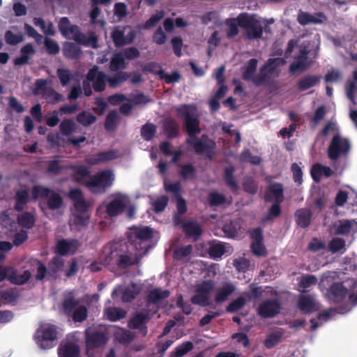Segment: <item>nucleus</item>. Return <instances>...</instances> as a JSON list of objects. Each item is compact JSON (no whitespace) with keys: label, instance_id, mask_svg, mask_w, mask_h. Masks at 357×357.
I'll return each mask as SVG.
<instances>
[{"label":"nucleus","instance_id":"1","mask_svg":"<svg viewBox=\"0 0 357 357\" xmlns=\"http://www.w3.org/2000/svg\"><path fill=\"white\" fill-rule=\"evenodd\" d=\"M176 112L178 116L183 120L185 130L188 135L186 144L192 147L197 154L204 155L207 158L212 159L215 154V142L206 135H202L200 138L197 137L202 130L195 107L183 105L176 109Z\"/></svg>","mask_w":357,"mask_h":357},{"label":"nucleus","instance_id":"2","mask_svg":"<svg viewBox=\"0 0 357 357\" xmlns=\"http://www.w3.org/2000/svg\"><path fill=\"white\" fill-rule=\"evenodd\" d=\"M132 250L134 249L132 247L128 248L126 244L123 245L114 243L111 246L109 255L106 258V261L109 264L111 261L114 260L115 264L121 269L137 265L144 255L137 251L132 253Z\"/></svg>","mask_w":357,"mask_h":357},{"label":"nucleus","instance_id":"3","mask_svg":"<svg viewBox=\"0 0 357 357\" xmlns=\"http://www.w3.org/2000/svg\"><path fill=\"white\" fill-rule=\"evenodd\" d=\"M58 27L63 36L66 37L72 34L73 39L79 45L90 47L93 49L98 47V38L95 32L90 31L88 36L85 35L80 31L78 26L72 25L68 17H61L59 20Z\"/></svg>","mask_w":357,"mask_h":357},{"label":"nucleus","instance_id":"4","mask_svg":"<svg viewBox=\"0 0 357 357\" xmlns=\"http://www.w3.org/2000/svg\"><path fill=\"white\" fill-rule=\"evenodd\" d=\"M153 238V230L149 227H134L130 229L126 246L132 247L135 251L146 255L152 248L150 241Z\"/></svg>","mask_w":357,"mask_h":357},{"label":"nucleus","instance_id":"5","mask_svg":"<svg viewBox=\"0 0 357 357\" xmlns=\"http://www.w3.org/2000/svg\"><path fill=\"white\" fill-rule=\"evenodd\" d=\"M236 20L238 26L245 30L249 40L259 39L262 37L264 28L260 20L255 15L242 13L237 16Z\"/></svg>","mask_w":357,"mask_h":357},{"label":"nucleus","instance_id":"6","mask_svg":"<svg viewBox=\"0 0 357 357\" xmlns=\"http://www.w3.org/2000/svg\"><path fill=\"white\" fill-rule=\"evenodd\" d=\"M114 174L110 169L100 171L90 176L85 185L93 193H105L114 183Z\"/></svg>","mask_w":357,"mask_h":357},{"label":"nucleus","instance_id":"7","mask_svg":"<svg viewBox=\"0 0 357 357\" xmlns=\"http://www.w3.org/2000/svg\"><path fill=\"white\" fill-rule=\"evenodd\" d=\"M57 335V327L55 325L43 324L37 328L34 338L41 349H49L55 346Z\"/></svg>","mask_w":357,"mask_h":357},{"label":"nucleus","instance_id":"8","mask_svg":"<svg viewBox=\"0 0 357 357\" xmlns=\"http://www.w3.org/2000/svg\"><path fill=\"white\" fill-rule=\"evenodd\" d=\"M32 195L35 199H46L47 208L51 211L59 209L63 204L59 193L45 186L35 185L32 189Z\"/></svg>","mask_w":357,"mask_h":357},{"label":"nucleus","instance_id":"9","mask_svg":"<svg viewBox=\"0 0 357 357\" xmlns=\"http://www.w3.org/2000/svg\"><path fill=\"white\" fill-rule=\"evenodd\" d=\"M350 149V143L340 135H335L328 149V156L332 160H337L340 155L347 154Z\"/></svg>","mask_w":357,"mask_h":357},{"label":"nucleus","instance_id":"10","mask_svg":"<svg viewBox=\"0 0 357 357\" xmlns=\"http://www.w3.org/2000/svg\"><path fill=\"white\" fill-rule=\"evenodd\" d=\"M86 80L92 82V86L95 91L102 92L106 88L107 76L104 72L100 71L99 67L95 65L88 71Z\"/></svg>","mask_w":357,"mask_h":357},{"label":"nucleus","instance_id":"11","mask_svg":"<svg viewBox=\"0 0 357 357\" xmlns=\"http://www.w3.org/2000/svg\"><path fill=\"white\" fill-rule=\"evenodd\" d=\"M85 340L89 349H96L105 344L108 340V337L105 332L87 328L85 330Z\"/></svg>","mask_w":357,"mask_h":357},{"label":"nucleus","instance_id":"12","mask_svg":"<svg viewBox=\"0 0 357 357\" xmlns=\"http://www.w3.org/2000/svg\"><path fill=\"white\" fill-rule=\"evenodd\" d=\"M151 320V316L149 312H139L132 316L128 323V326L130 329L137 330L138 333L144 337L147 335V324Z\"/></svg>","mask_w":357,"mask_h":357},{"label":"nucleus","instance_id":"13","mask_svg":"<svg viewBox=\"0 0 357 357\" xmlns=\"http://www.w3.org/2000/svg\"><path fill=\"white\" fill-rule=\"evenodd\" d=\"M281 310V305L277 299H266L257 307V314L261 318H273L277 316Z\"/></svg>","mask_w":357,"mask_h":357},{"label":"nucleus","instance_id":"14","mask_svg":"<svg viewBox=\"0 0 357 357\" xmlns=\"http://www.w3.org/2000/svg\"><path fill=\"white\" fill-rule=\"evenodd\" d=\"M349 293L348 289L343 282H333L328 289L326 296L328 299L334 303H342Z\"/></svg>","mask_w":357,"mask_h":357},{"label":"nucleus","instance_id":"15","mask_svg":"<svg viewBox=\"0 0 357 357\" xmlns=\"http://www.w3.org/2000/svg\"><path fill=\"white\" fill-rule=\"evenodd\" d=\"M119 156V151L114 149L106 151L99 152L96 154L86 157L84 161L91 166L99 165L100 163L107 162L118 158Z\"/></svg>","mask_w":357,"mask_h":357},{"label":"nucleus","instance_id":"16","mask_svg":"<svg viewBox=\"0 0 357 357\" xmlns=\"http://www.w3.org/2000/svg\"><path fill=\"white\" fill-rule=\"evenodd\" d=\"M280 59H269L267 62L261 67L259 73L254 78L253 84L257 86L264 85L268 82V74L272 73L276 67L275 63Z\"/></svg>","mask_w":357,"mask_h":357},{"label":"nucleus","instance_id":"17","mask_svg":"<svg viewBox=\"0 0 357 357\" xmlns=\"http://www.w3.org/2000/svg\"><path fill=\"white\" fill-rule=\"evenodd\" d=\"M174 222L176 225L182 222V227L186 236L193 238L195 241L199 239L203 232L201 225L195 221L182 222L179 217L175 216Z\"/></svg>","mask_w":357,"mask_h":357},{"label":"nucleus","instance_id":"18","mask_svg":"<svg viewBox=\"0 0 357 357\" xmlns=\"http://www.w3.org/2000/svg\"><path fill=\"white\" fill-rule=\"evenodd\" d=\"M170 296V291L167 289L162 290L161 288H155L152 289L147 295L146 301L147 306L154 305L160 307V303L162 301L167 299Z\"/></svg>","mask_w":357,"mask_h":357},{"label":"nucleus","instance_id":"19","mask_svg":"<svg viewBox=\"0 0 357 357\" xmlns=\"http://www.w3.org/2000/svg\"><path fill=\"white\" fill-rule=\"evenodd\" d=\"M325 20H326V17L323 13H317L314 15H312L301 10L297 16V21L302 26L310 24H321Z\"/></svg>","mask_w":357,"mask_h":357},{"label":"nucleus","instance_id":"20","mask_svg":"<svg viewBox=\"0 0 357 357\" xmlns=\"http://www.w3.org/2000/svg\"><path fill=\"white\" fill-rule=\"evenodd\" d=\"M264 199L266 202H271L274 200L275 202L282 203L284 200L282 184L275 183L270 185L264 195Z\"/></svg>","mask_w":357,"mask_h":357},{"label":"nucleus","instance_id":"21","mask_svg":"<svg viewBox=\"0 0 357 357\" xmlns=\"http://www.w3.org/2000/svg\"><path fill=\"white\" fill-rule=\"evenodd\" d=\"M48 280L54 281L58 278L59 273L63 271L64 267V260L59 256H55L51 259L47 265Z\"/></svg>","mask_w":357,"mask_h":357},{"label":"nucleus","instance_id":"22","mask_svg":"<svg viewBox=\"0 0 357 357\" xmlns=\"http://www.w3.org/2000/svg\"><path fill=\"white\" fill-rule=\"evenodd\" d=\"M36 54V50L31 43H27L20 49V56L13 59L15 66H21L28 64L29 59Z\"/></svg>","mask_w":357,"mask_h":357},{"label":"nucleus","instance_id":"23","mask_svg":"<svg viewBox=\"0 0 357 357\" xmlns=\"http://www.w3.org/2000/svg\"><path fill=\"white\" fill-rule=\"evenodd\" d=\"M179 124L174 118L167 117L163 120L162 130L167 138H176L179 135Z\"/></svg>","mask_w":357,"mask_h":357},{"label":"nucleus","instance_id":"24","mask_svg":"<svg viewBox=\"0 0 357 357\" xmlns=\"http://www.w3.org/2000/svg\"><path fill=\"white\" fill-rule=\"evenodd\" d=\"M79 300L75 298L74 291H70L64 294L62 301V307L66 315H70L79 306Z\"/></svg>","mask_w":357,"mask_h":357},{"label":"nucleus","instance_id":"25","mask_svg":"<svg viewBox=\"0 0 357 357\" xmlns=\"http://www.w3.org/2000/svg\"><path fill=\"white\" fill-rule=\"evenodd\" d=\"M77 246V241L76 239H61L57 241L54 252L59 256H66L72 250H75Z\"/></svg>","mask_w":357,"mask_h":357},{"label":"nucleus","instance_id":"26","mask_svg":"<svg viewBox=\"0 0 357 357\" xmlns=\"http://www.w3.org/2000/svg\"><path fill=\"white\" fill-rule=\"evenodd\" d=\"M298 307L305 314L312 313L318 310L314 299L309 295H301L299 296Z\"/></svg>","mask_w":357,"mask_h":357},{"label":"nucleus","instance_id":"27","mask_svg":"<svg viewBox=\"0 0 357 357\" xmlns=\"http://www.w3.org/2000/svg\"><path fill=\"white\" fill-rule=\"evenodd\" d=\"M80 350L77 344L67 342L58 348L59 357H79Z\"/></svg>","mask_w":357,"mask_h":357},{"label":"nucleus","instance_id":"28","mask_svg":"<svg viewBox=\"0 0 357 357\" xmlns=\"http://www.w3.org/2000/svg\"><path fill=\"white\" fill-rule=\"evenodd\" d=\"M126 208V203L121 197L112 199L106 206V212L110 217L117 216L122 213Z\"/></svg>","mask_w":357,"mask_h":357},{"label":"nucleus","instance_id":"29","mask_svg":"<svg viewBox=\"0 0 357 357\" xmlns=\"http://www.w3.org/2000/svg\"><path fill=\"white\" fill-rule=\"evenodd\" d=\"M235 167L233 165L227 167L224 170L223 178L226 185L234 193H237L239 186L234 177Z\"/></svg>","mask_w":357,"mask_h":357},{"label":"nucleus","instance_id":"30","mask_svg":"<svg viewBox=\"0 0 357 357\" xmlns=\"http://www.w3.org/2000/svg\"><path fill=\"white\" fill-rule=\"evenodd\" d=\"M14 199L15 201L14 209L17 212H22L26 204L30 200L29 193L26 189H21L16 191Z\"/></svg>","mask_w":357,"mask_h":357},{"label":"nucleus","instance_id":"31","mask_svg":"<svg viewBox=\"0 0 357 357\" xmlns=\"http://www.w3.org/2000/svg\"><path fill=\"white\" fill-rule=\"evenodd\" d=\"M312 213L307 208L298 209L295 213L296 222L301 228L307 227L312 220Z\"/></svg>","mask_w":357,"mask_h":357},{"label":"nucleus","instance_id":"32","mask_svg":"<svg viewBox=\"0 0 357 357\" xmlns=\"http://www.w3.org/2000/svg\"><path fill=\"white\" fill-rule=\"evenodd\" d=\"M9 275V282L13 284L22 285L26 284L31 277V273L29 270L24 271L22 274H19L17 270L13 267Z\"/></svg>","mask_w":357,"mask_h":357},{"label":"nucleus","instance_id":"33","mask_svg":"<svg viewBox=\"0 0 357 357\" xmlns=\"http://www.w3.org/2000/svg\"><path fill=\"white\" fill-rule=\"evenodd\" d=\"M18 225L26 229H32L36 223V216L33 213L24 211L17 217Z\"/></svg>","mask_w":357,"mask_h":357},{"label":"nucleus","instance_id":"34","mask_svg":"<svg viewBox=\"0 0 357 357\" xmlns=\"http://www.w3.org/2000/svg\"><path fill=\"white\" fill-rule=\"evenodd\" d=\"M127 312L121 307H108L104 310V314L110 321H116L126 317Z\"/></svg>","mask_w":357,"mask_h":357},{"label":"nucleus","instance_id":"35","mask_svg":"<svg viewBox=\"0 0 357 357\" xmlns=\"http://www.w3.org/2000/svg\"><path fill=\"white\" fill-rule=\"evenodd\" d=\"M236 289L232 283H226L220 288L215 296V301L218 303L226 301L228 297L231 295Z\"/></svg>","mask_w":357,"mask_h":357},{"label":"nucleus","instance_id":"36","mask_svg":"<svg viewBox=\"0 0 357 357\" xmlns=\"http://www.w3.org/2000/svg\"><path fill=\"white\" fill-rule=\"evenodd\" d=\"M321 79L320 75H306L298 81V88L301 91L307 90L317 85Z\"/></svg>","mask_w":357,"mask_h":357},{"label":"nucleus","instance_id":"37","mask_svg":"<svg viewBox=\"0 0 357 357\" xmlns=\"http://www.w3.org/2000/svg\"><path fill=\"white\" fill-rule=\"evenodd\" d=\"M356 224L354 220H340L338 223L334 225L335 234L337 235H347L350 233L354 224Z\"/></svg>","mask_w":357,"mask_h":357},{"label":"nucleus","instance_id":"38","mask_svg":"<svg viewBox=\"0 0 357 357\" xmlns=\"http://www.w3.org/2000/svg\"><path fill=\"white\" fill-rule=\"evenodd\" d=\"M257 63L258 61L256 59H250L248 61L246 68L242 75V78L244 80L254 82V78L256 77L255 73L257 68Z\"/></svg>","mask_w":357,"mask_h":357},{"label":"nucleus","instance_id":"39","mask_svg":"<svg viewBox=\"0 0 357 357\" xmlns=\"http://www.w3.org/2000/svg\"><path fill=\"white\" fill-rule=\"evenodd\" d=\"M64 56L69 59H77L82 54L80 47L73 43H66L63 46Z\"/></svg>","mask_w":357,"mask_h":357},{"label":"nucleus","instance_id":"40","mask_svg":"<svg viewBox=\"0 0 357 357\" xmlns=\"http://www.w3.org/2000/svg\"><path fill=\"white\" fill-rule=\"evenodd\" d=\"M77 121L84 127H88L94 123L97 118L92 113L87 111H82L76 116Z\"/></svg>","mask_w":357,"mask_h":357},{"label":"nucleus","instance_id":"41","mask_svg":"<svg viewBox=\"0 0 357 357\" xmlns=\"http://www.w3.org/2000/svg\"><path fill=\"white\" fill-rule=\"evenodd\" d=\"M157 131L156 126L152 123H146L141 128L140 133L142 137L146 142L153 139Z\"/></svg>","mask_w":357,"mask_h":357},{"label":"nucleus","instance_id":"42","mask_svg":"<svg viewBox=\"0 0 357 357\" xmlns=\"http://www.w3.org/2000/svg\"><path fill=\"white\" fill-rule=\"evenodd\" d=\"M194 347V344L190 341H186L177 346L174 351L171 352L169 357H183L188 352L190 351Z\"/></svg>","mask_w":357,"mask_h":357},{"label":"nucleus","instance_id":"43","mask_svg":"<svg viewBox=\"0 0 357 357\" xmlns=\"http://www.w3.org/2000/svg\"><path fill=\"white\" fill-rule=\"evenodd\" d=\"M213 289L214 282L212 280H204L196 286L195 293L204 295L209 300L210 294Z\"/></svg>","mask_w":357,"mask_h":357},{"label":"nucleus","instance_id":"44","mask_svg":"<svg viewBox=\"0 0 357 357\" xmlns=\"http://www.w3.org/2000/svg\"><path fill=\"white\" fill-rule=\"evenodd\" d=\"M76 129V123L70 119H63L59 125L61 134L64 136H70L75 132Z\"/></svg>","mask_w":357,"mask_h":357},{"label":"nucleus","instance_id":"45","mask_svg":"<svg viewBox=\"0 0 357 357\" xmlns=\"http://www.w3.org/2000/svg\"><path fill=\"white\" fill-rule=\"evenodd\" d=\"M109 68L112 71H118L125 68V59L122 53L118 52L113 55Z\"/></svg>","mask_w":357,"mask_h":357},{"label":"nucleus","instance_id":"46","mask_svg":"<svg viewBox=\"0 0 357 357\" xmlns=\"http://www.w3.org/2000/svg\"><path fill=\"white\" fill-rule=\"evenodd\" d=\"M44 47L47 53L50 55H56L60 52L59 44L52 38L45 37L43 41Z\"/></svg>","mask_w":357,"mask_h":357},{"label":"nucleus","instance_id":"47","mask_svg":"<svg viewBox=\"0 0 357 357\" xmlns=\"http://www.w3.org/2000/svg\"><path fill=\"white\" fill-rule=\"evenodd\" d=\"M119 121V114L116 110L110 111L105 119V128L107 130L115 129Z\"/></svg>","mask_w":357,"mask_h":357},{"label":"nucleus","instance_id":"48","mask_svg":"<svg viewBox=\"0 0 357 357\" xmlns=\"http://www.w3.org/2000/svg\"><path fill=\"white\" fill-rule=\"evenodd\" d=\"M88 310L86 306L79 305L72 313V318L75 322L82 323L87 319Z\"/></svg>","mask_w":357,"mask_h":357},{"label":"nucleus","instance_id":"49","mask_svg":"<svg viewBox=\"0 0 357 357\" xmlns=\"http://www.w3.org/2000/svg\"><path fill=\"white\" fill-rule=\"evenodd\" d=\"M129 75L127 73L119 72L114 77H107V82L112 88H115L128 79Z\"/></svg>","mask_w":357,"mask_h":357},{"label":"nucleus","instance_id":"50","mask_svg":"<svg viewBox=\"0 0 357 357\" xmlns=\"http://www.w3.org/2000/svg\"><path fill=\"white\" fill-rule=\"evenodd\" d=\"M181 171L179 172L180 176L185 180L192 178L196 175V169L190 163L181 165L179 166Z\"/></svg>","mask_w":357,"mask_h":357},{"label":"nucleus","instance_id":"51","mask_svg":"<svg viewBox=\"0 0 357 357\" xmlns=\"http://www.w3.org/2000/svg\"><path fill=\"white\" fill-rule=\"evenodd\" d=\"M208 252L213 259L220 258L225 253V246L222 243L213 244L209 247Z\"/></svg>","mask_w":357,"mask_h":357},{"label":"nucleus","instance_id":"52","mask_svg":"<svg viewBox=\"0 0 357 357\" xmlns=\"http://www.w3.org/2000/svg\"><path fill=\"white\" fill-rule=\"evenodd\" d=\"M208 202L211 206H218L225 204L226 198L218 192H211L208 195Z\"/></svg>","mask_w":357,"mask_h":357},{"label":"nucleus","instance_id":"53","mask_svg":"<svg viewBox=\"0 0 357 357\" xmlns=\"http://www.w3.org/2000/svg\"><path fill=\"white\" fill-rule=\"evenodd\" d=\"M245 303L246 299L244 297H238L227 306L226 311L229 313L236 312L242 309L245 306Z\"/></svg>","mask_w":357,"mask_h":357},{"label":"nucleus","instance_id":"54","mask_svg":"<svg viewBox=\"0 0 357 357\" xmlns=\"http://www.w3.org/2000/svg\"><path fill=\"white\" fill-rule=\"evenodd\" d=\"M36 264H37V271L35 275L36 280L42 281L47 278L48 280V270L47 266L40 260L36 259Z\"/></svg>","mask_w":357,"mask_h":357},{"label":"nucleus","instance_id":"55","mask_svg":"<svg viewBox=\"0 0 357 357\" xmlns=\"http://www.w3.org/2000/svg\"><path fill=\"white\" fill-rule=\"evenodd\" d=\"M54 158V160L48 162L47 171L48 174L58 175L62 171L63 167L60 165V156L56 155Z\"/></svg>","mask_w":357,"mask_h":357},{"label":"nucleus","instance_id":"56","mask_svg":"<svg viewBox=\"0 0 357 357\" xmlns=\"http://www.w3.org/2000/svg\"><path fill=\"white\" fill-rule=\"evenodd\" d=\"M226 24L228 26L227 36L229 38H233L238 34V22L236 18H229L226 20Z\"/></svg>","mask_w":357,"mask_h":357},{"label":"nucleus","instance_id":"57","mask_svg":"<svg viewBox=\"0 0 357 357\" xmlns=\"http://www.w3.org/2000/svg\"><path fill=\"white\" fill-rule=\"evenodd\" d=\"M345 241L342 238L335 237L328 243V249L332 253H336L345 247Z\"/></svg>","mask_w":357,"mask_h":357},{"label":"nucleus","instance_id":"58","mask_svg":"<svg viewBox=\"0 0 357 357\" xmlns=\"http://www.w3.org/2000/svg\"><path fill=\"white\" fill-rule=\"evenodd\" d=\"M89 218L90 216L87 213H74L73 224L78 229H80L81 227H86L89 224Z\"/></svg>","mask_w":357,"mask_h":357},{"label":"nucleus","instance_id":"59","mask_svg":"<svg viewBox=\"0 0 357 357\" xmlns=\"http://www.w3.org/2000/svg\"><path fill=\"white\" fill-rule=\"evenodd\" d=\"M165 16L163 10H159L155 14L152 15L151 17L146 21L144 25L145 29H150L155 26Z\"/></svg>","mask_w":357,"mask_h":357},{"label":"nucleus","instance_id":"60","mask_svg":"<svg viewBox=\"0 0 357 357\" xmlns=\"http://www.w3.org/2000/svg\"><path fill=\"white\" fill-rule=\"evenodd\" d=\"M136 288L135 284H132L131 288H126L122 294V301L126 303L133 301L139 293V291L136 289Z\"/></svg>","mask_w":357,"mask_h":357},{"label":"nucleus","instance_id":"61","mask_svg":"<svg viewBox=\"0 0 357 357\" xmlns=\"http://www.w3.org/2000/svg\"><path fill=\"white\" fill-rule=\"evenodd\" d=\"M56 74L63 86H66L73 77L70 70L66 68H58Z\"/></svg>","mask_w":357,"mask_h":357},{"label":"nucleus","instance_id":"62","mask_svg":"<svg viewBox=\"0 0 357 357\" xmlns=\"http://www.w3.org/2000/svg\"><path fill=\"white\" fill-rule=\"evenodd\" d=\"M144 70L153 75H158L160 79L162 77L165 72L161 66L155 61L148 63L144 67Z\"/></svg>","mask_w":357,"mask_h":357},{"label":"nucleus","instance_id":"63","mask_svg":"<svg viewBox=\"0 0 357 357\" xmlns=\"http://www.w3.org/2000/svg\"><path fill=\"white\" fill-rule=\"evenodd\" d=\"M317 282V279L314 275H303L301 277L298 282L300 287L303 289L308 288L312 285H315Z\"/></svg>","mask_w":357,"mask_h":357},{"label":"nucleus","instance_id":"64","mask_svg":"<svg viewBox=\"0 0 357 357\" xmlns=\"http://www.w3.org/2000/svg\"><path fill=\"white\" fill-rule=\"evenodd\" d=\"M169 198L166 195H162L158 198L153 203V206L155 213L162 212L168 204Z\"/></svg>","mask_w":357,"mask_h":357}]
</instances>
